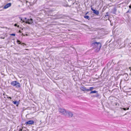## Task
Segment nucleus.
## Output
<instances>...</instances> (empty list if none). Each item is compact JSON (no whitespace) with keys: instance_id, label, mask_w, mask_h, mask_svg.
<instances>
[{"instance_id":"obj_1","label":"nucleus","mask_w":131,"mask_h":131,"mask_svg":"<svg viewBox=\"0 0 131 131\" xmlns=\"http://www.w3.org/2000/svg\"><path fill=\"white\" fill-rule=\"evenodd\" d=\"M91 46L93 48L94 51L96 52L100 50L101 47V45L100 42H94L92 43Z\"/></svg>"},{"instance_id":"obj_2","label":"nucleus","mask_w":131,"mask_h":131,"mask_svg":"<svg viewBox=\"0 0 131 131\" xmlns=\"http://www.w3.org/2000/svg\"><path fill=\"white\" fill-rule=\"evenodd\" d=\"M107 8L109 9V12L113 14H115L117 10L116 7L111 4L107 5Z\"/></svg>"},{"instance_id":"obj_3","label":"nucleus","mask_w":131,"mask_h":131,"mask_svg":"<svg viewBox=\"0 0 131 131\" xmlns=\"http://www.w3.org/2000/svg\"><path fill=\"white\" fill-rule=\"evenodd\" d=\"M11 84L13 86L17 88H19L20 87V84L17 81H13L11 83Z\"/></svg>"},{"instance_id":"obj_4","label":"nucleus","mask_w":131,"mask_h":131,"mask_svg":"<svg viewBox=\"0 0 131 131\" xmlns=\"http://www.w3.org/2000/svg\"><path fill=\"white\" fill-rule=\"evenodd\" d=\"M59 112L62 114L64 115L65 116H66L67 113L66 111L65 110L61 108H59Z\"/></svg>"},{"instance_id":"obj_5","label":"nucleus","mask_w":131,"mask_h":131,"mask_svg":"<svg viewBox=\"0 0 131 131\" xmlns=\"http://www.w3.org/2000/svg\"><path fill=\"white\" fill-rule=\"evenodd\" d=\"M121 75H123V76L124 80H127L128 79V75L127 73H124L123 74H121Z\"/></svg>"},{"instance_id":"obj_6","label":"nucleus","mask_w":131,"mask_h":131,"mask_svg":"<svg viewBox=\"0 0 131 131\" xmlns=\"http://www.w3.org/2000/svg\"><path fill=\"white\" fill-rule=\"evenodd\" d=\"M34 121L32 120H29L27 122H26L25 124L26 125H32L34 124Z\"/></svg>"},{"instance_id":"obj_7","label":"nucleus","mask_w":131,"mask_h":131,"mask_svg":"<svg viewBox=\"0 0 131 131\" xmlns=\"http://www.w3.org/2000/svg\"><path fill=\"white\" fill-rule=\"evenodd\" d=\"M66 113V116L68 115V116L69 117H72L73 115V114L72 112L69 111H67Z\"/></svg>"},{"instance_id":"obj_8","label":"nucleus","mask_w":131,"mask_h":131,"mask_svg":"<svg viewBox=\"0 0 131 131\" xmlns=\"http://www.w3.org/2000/svg\"><path fill=\"white\" fill-rule=\"evenodd\" d=\"M91 9L93 12V13L96 15H98L99 14V11L93 9L92 8H91Z\"/></svg>"},{"instance_id":"obj_9","label":"nucleus","mask_w":131,"mask_h":131,"mask_svg":"<svg viewBox=\"0 0 131 131\" xmlns=\"http://www.w3.org/2000/svg\"><path fill=\"white\" fill-rule=\"evenodd\" d=\"M81 90L83 91L84 92H88V89L86 88L84 86L81 87L80 88Z\"/></svg>"},{"instance_id":"obj_10","label":"nucleus","mask_w":131,"mask_h":131,"mask_svg":"<svg viewBox=\"0 0 131 131\" xmlns=\"http://www.w3.org/2000/svg\"><path fill=\"white\" fill-rule=\"evenodd\" d=\"M33 21L32 18H30V19H28L26 20V23L29 24H32L33 23Z\"/></svg>"},{"instance_id":"obj_11","label":"nucleus","mask_w":131,"mask_h":131,"mask_svg":"<svg viewBox=\"0 0 131 131\" xmlns=\"http://www.w3.org/2000/svg\"><path fill=\"white\" fill-rule=\"evenodd\" d=\"M11 5V3H9L3 7L4 9H6L10 6Z\"/></svg>"},{"instance_id":"obj_12","label":"nucleus","mask_w":131,"mask_h":131,"mask_svg":"<svg viewBox=\"0 0 131 131\" xmlns=\"http://www.w3.org/2000/svg\"><path fill=\"white\" fill-rule=\"evenodd\" d=\"M13 103L15 105H16V106H18V105L19 104V101H13Z\"/></svg>"},{"instance_id":"obj_13","label":"nucleus","mask_w":131,"mask_h":131,"mask_svg":"<svg viewBox=\"0 0 131 131\" xmlns=\"http://www.w3.org/2000/svg\"><path fill=\"white\" fill-rule=\"evenodd\" d=\"M17 42L19 44H21V45L23 46H24L25 45L24 43H21V42L19 40H17Z\"/></svg>"},{"instance_id":"obj_14","label":"nucleus","mask_w":131,"mask_h":131,"mask_svg":"<svg viewBox=\"0 0 131 131\" xmlns=\"http://www.w3.org/2000/svg\"><path fill=\"white\" fill-rule=\"evenodd\" d=\"M20 18L21 19V21H22L23 22H25L26 23V21L25 20H26V19H27V18H26V17H25L24 18V19H22L21 18Z\"/></svg>"},{"instance_id":"obj_15","label":"nucleus","mask_w":131,"mask_h":131,"mask_svg":"<svg viewBox=\"0 0 131 131\" xmlns=\"http://www.w3.org/2000/svg\"><path fill=\"white\" fill-rule=\"evenodd\" d=\"M97 91H91V92H90L89 94H91L92 93H96L97 92Z\"/></svg>"},{"instance_id":"obj_16","label":"nucleus","mask_w":131,"mask_h":131,"mask_svg":"<svg viewBox=\"0 0 131 131\" xmlns=\"http://www.w3.org/2000/svg\"><path fill=\"white\" fill-rule=\"evenodd\" d=\"M94 89V88L93 87H90L89 89H88V92L90 91H92V90Z\"/></svg>"},{"instance_id":"obj_17","label":"nucleus","mask_w":131,"mask_h":131,"mask_svg":"<svg viewBox=\"0 0 131 131\" xmlns=\"http://www.w3.org/2000/svg\"><path fill=\"white\" fill-rule=\"evenodd\" d=\"M113 97L112 96H110L108 99V100L111 101V100H113Z\"/></svg>"},{"instance_id":"obj_18","label":"nucleus","mask_w":131,"mask_h":131,"mask_svg":"<svg viewBox=\"0 0 131 131\" xmlns=\"http://www.w3.org/2000/svg\"><path fill=\"white\" fill-rule=\"evenodd\" d=\"M84 17L85 18H86V19H88L89 17V16H84Z\"/></svg>"},{"instance_id":"obj_19","label":"nucleus","mask_w":131,"mask_h":131,"mask_svg":"<svg viewBox=\"0 0 131 131\" xmlns=\"http://www.w3.org/2000/svg\"><path fill=\"white\" fill-rule=\"evenodd\" d=\"M108 21H107V22L108 23H110L111 25H112L111 23V21L109 19V18H108Z\"/></svg>"},{"instance_id":"obj_20","label":"nucleus","mask_w":131,"mask_h":131,"mask_svg":"<svg viewBox=\"0 0 131 131\" xmlns=\"http://www.w3.org/2000/svg\"><path fill=\"white\" fill-rule=\"evenodd\" d=\"M112 90H113L112 89H111V90L110 89V90L108 89V91H107V92H108V91H109V92L111 93L112 92Z\"/></svg>"},{"instance_id":"obj_21","label":"nucleus","mask_w":131,"mask_h":131,"mask_svg":"<svg viewBox=\"0 0 131 131\" xmlns=\"http://www.w3.org/2000/svg\"><path fill=\"white\" fill-rule=\"evenodd\" d=\"M7 98L10 99V100L12 99V98L11 97L9 96H7Z\"/></svg>"},{"instance_id":"obj_22","label":"nucleus","mask_w":131,"mask_h":131,"mask_svg":"<svg viewBox=\"0 0 131 131\" xmlns=\"http://www.w3.org/2000/svg\"><path fill=\"white\" fill-rule=\"evenodd\" d=\"M10 35L12 36H15V34H10Z\"/></svg>"},{"instance_id":"obj_23","label":"nucleus","mask_w":131,"mask_h":131,"mask_svg":"<svg viewBox=\"0 0 131 131\" xmlns=\"http://www.w3.org/2000/svg\"><path fill=\"white\" fill-rule=\"evenodd\" d=\"M99 95H100L99 94H98V93H97L96 95V97H99Z\"/></svg>"},{"instance_id":"obj_24","label":"nucleus","mask_w":131,"mask_h":131,"mask_svg":"<svg viewBox=\"0 0 131 131\" xmlns=\"http://www.w3.org/2000/svg\"><path fill=\"white\" fill-rule=\"evenodd\" d=\"M131 10V9H129L128 11L127 12V13H128V12H130V10Z\"/></svg>"},{"instance_id":"obj_25","label":"nucleus","mask_w":131,"mask_h":131,"mask_svg":"<svg viewBox=\"0 0 131 131\" xmlns=\"http://www.w3.org/2000/svg\"><path fill=\"white\" fill-rule=\"evenodd\" d=\"M129 8H130V9H131V5L129 6ZM130 12H131V10H130Z\"/></svg>"},{"instance_id":"obj_26","label":"nucleus","mask_w":131,"mask_h":131,"mask_svg":"<svg viewBox=\"0 0 131 131\" xmlns=\"http://www.w3.org/2000/svg\"><path fill=\"white\" fill-rule=\"evenodd\" d=\"M123 109L124 110H125V111L126 110H127V109H126V108H123Z\"/></svg>"},{"instance_id":"obj_27","label":"nucleus","mask_w":131,"mask_h":131,"mask_svg":"<svg viewBox=\"0 0 131 131\" xmlns=\"http://www.w3.org/2000/svg\"><path fill=\"white\" fill-rule=\"evenodd\" d=\"M88 12H87V13H86L85 14V16H86V15H87V14H88Z\"/></svg>"},{"instance_id":"obj_28","label":"nucleus","mask_w":131,"mask_h":131,"mask_svg":"<svg viewBox=\"0 0 131 131\" xmlns=\"http://www.w3.org/2000/svg\"><path fill=\"white\" fill-rule=\"evenodd\" d=\"M17 24H14V26H17Z\"/></svg>"},{"instance_id":"obj_29","label":"nucleus","mask_w":131,"mask_h":131,"mask_svg":"<svg viewBox=\"0 0 131 131\" xmlns=\"http://www.w3.org/2000/svg\"><path fill=\"white\" fill-rule=\"evenodd\" d=\"M93 97H96V96L95 95H93Z\"/></svg>"},{"instance_id":"obj_30","label":"nucleus","mask_w":131,"mask_h":131,"mask_svg":"<svg viewBox=\"0 0 131 131\" xmlns=\"http://www.w3.org/2000/svg\"><path fill=\"white\" fill-rule=\"evenodd\" d=\"M22 129H20V130H19V131H22Z\"/></svg>"},{"instance_id":"obj_31","label":"nucleus","mask_w":131,"mask_h":131,"mask_svg":"<svg viewBox=\"0 0 131 131\" xmlns=\"http://www.w3.org/2000/svg\"><path fill=\"white\" fill-rule=\"evenodd\" d=\"M106 94V93H104V95H105V94Z\"/></svg>"},{"instance_id":"obj_32","label":"nucleus","mask_w":131,"mask_h":131,"mask_svg":"<svg viewBox=\"0 0 131 131\" xmlns=\"http://www.w3.org/2000/svg\"><path fill=\"white\" fill-rule=\"evenodd\" d=\"M107 16H108V15L107 14Z\"/></svg>"},{"instance_id":"obj_33","label":"nucleus","mask_w":131,"mask_h":131,"mask_svg":"<svg viewBox=\"0 0 131 131\" xmlns=\"http://www.w3.org/2000/svg\"><path fill=\"white\" fill-rule=\"evenodd\" d=\"M105 16L106 17V15H105Z\"/></svg>"},{"instance_id":"obj_34","label":"nucleus","mask_w":131,"mask_h":131,"mask_svg":"<svg viewBox=\"0 0 131 131\" xmlns=\"http://www.w3.org/2000/svg\"><path fill=\"white\" fill-rule=\"evenodd\" d=\"M129 109V108H128L127 109V110H128Z\"/></svg>"},{"instance_id":"obj_35","label":"nucleus","mask_w":131,"mask_h":131,"mask_svg":"<svg viewBox=\"0 0 131 131\" xmlns=\"http://www.w3.org/2000/svg\"><path fill=\"white\" fill-rule=\"evenodd\" d=\"M130 44H131V42L130 43Z\"/></svg>"}]
</instances>
